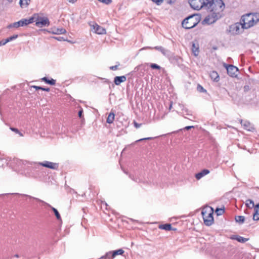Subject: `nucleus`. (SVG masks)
I'll return each mask as SVG.
<instances>
[{
    "label": "nucleus",
    "instance_id": "nucleus-1",
    "mask_svg": "<svg viewBox=\"0 0 259 259\" xmlns=\"http://www.w3.org/2000/svg\"><path fill=\"white\" fill-rule=\"evenodd\" d=\"M15 162L18 165V168L21 170H30L28 176L31 177H36L39 175V172L41 165L39 162H29L26 160L16 159Z\"/></svg>",
    "mask_w": 259,
    "mask_h": 259
},
{
    "label": "nucleus",
    "instance_id": "nucleus-2",
    "mask_svg": "<svg viewBox=\"0 0 259 259\" xmlns=\"http://www.w3.org/2000/svg\"><path fill=\"white\" fill-rule=\"evenodd\" d=\"M259 21V13H249L243 15L241 19L240 23L243 29H248L256 24Z\"/></svg>",
    "mask_w": 259,
    "mask_h": 259
},
{
    "label": "nucleus",
    "instance_id": "nucleus-3",
    "mask_svg": "<svg viewBox=\"0 0 259 259\" xmlns=\"http://www.w3.org/2000/svg\"><path fill=\"white\" fill-rule=\"evenodd\" d=\"M224 8L225 4L222 0H208L206 9L218 16H222L221 12Z\"/></svg>",
    "mask_w": 259,
    "mask_h": 259
},
{
    "label": "nucleus",
    "instance_id": "nucleus-4",
    "mask_svg": "<svg viewBox=\"0 0 259 259\" xmlns=\"http://www.w3.org/2000/svg\"><path fill=\"white\" fill-rule=\"evenodd\" d=\"M199 15H192L185 18L182 22V26L187 29L194 28L200 21Z\"/></svg>",
    "mask_w": 259,
    "mask_h": 259
},
{
    "label": "nucleus",
    "instance_id": "nucleus-5",
    "mask_svg": "<svg viewBox=\"0 0 259 259\" xmlns=\"http://www.w3.org/2000/svg\"><path fill=\"white\" fill-rule=\"evenodd\" d=\"M201 214L205 225L207 226L211 225L213 222L212 209L209 208L208 211L203 209L202 210Z\"/></svg>",
    "mask_w": 259,
    "mask_h": 259
},
{
    "label": "nucleus",
    "instance_id": "nucleus-6",
    "mask_svg": "<svg viewBox=\"0 0 259 259\" xmlns=\"http://www.w3.org/2000/svg\"><path fill=\"white\" fill-rule=\"evenodd\" d=\"M208 0H189L191 7L196 10H199L204 8H206Z\"/></svg>",
    "mask_w": 259,
    "mask_h": 259
},
{
    "label": "nucleus",
    "instance_id": "nucleus-7",
    "mask_svg": "<svg viewBox=\"0 0 259 259\" xmlns=\"http://www.w3.org/2000/svg\"><path fill=\"white\" fill-rule=\"evenodd\" d=\"M222 16H218L213 13H210L208 15L205 19L202 21L203 24L210 25L215 22Z\"/></svg>",
    "mask_w": 259,
    "mask_h": 259
},
{
    "label": "nucleus",
    "instance_id": "nucleus-8",
    "mask_svg": "<svg viewBox=\"0 0 259 259\" xmlns=\"http://www.w3.org/2000/svg\"><path fill=\"white\" fill-rule=\"evenodd\" d=\"M155 49V50L160 52L163 54V56H165L166 57H167L168 59H169L170 58V57L171 56V53L170 51H169L167 49H165L163 47H161V46H156L154 48H152L150 47H147L143 48L142 49H141V50H145V49Z\"/></svg>",
    "mask_w": 259,
    "mask_h": 259
},
{
    "label": "nucleus",
    "instance_id": "nucleus-9",
    "mask_svg": "<svg viewBox=\"0 0 259 259\" xmlns=\"http://www.w3.org/2000/svg\"><path fill=\"white\" fill-rule=\"evenodd\" d=\"M49 25L50 21L47 17H37L35 23L36 26L41 27L42 26H48Z\"/></svg>",
    "mask_w": 259,
    "mask_h": 259
},
{
    "label": "nucleus",
    "instance_id": "nucleus-10",
    "mask_svg": "<svg viewBox=\"0 0 259 259\" xmlns=\"http://www.w3.org/2000/svg\"><path fill=\"white\" fill-rule=\"evenodd\" d=\"M223 66L226 68L227 73L229 76L231 77L236 76V73L238 71V69L237 67L233 65H228L226 63H224Z\"/></svg>",
    "mask_w": 259,
    "mask_h": 259
},
{
    "label": "nucleus",
    "instance_id": "nucleus-11",
    "mask_svg": "<svg viewBox=\"0 0 259 259\" xmlns=\"http://www.w3.org/2000/svg\"><path fill=\"white\" fill-rule=\"evenodd\" d=\"M39 164L42 166H44L52 169L57 170L59 167V164L49 161H44L43 162H39Z\"/></svg>",
    "mask_w": 259,
    "mask_h": 259
},
{
    "label": "nucleus",
    "instance_id": "nucleus-12",
    "mask_svg": "<svg viewBox=\"0 0 259 259\" xmlns=\"http://www.w3.org/2000/svg\"><path fill=\"white\" fill-rule=\"evenodd\" d=\"M92 30L98 34H104L106 33V29L99 26L98 24L95 23L91 25Z\"/></svg>",
    "mask_w": 259,
    "mask_h": 259
},
{
    "label": "nucleus",
    "instance_id": "nucleus-13",
    "mask_svg": "<svg viewBox=\"0 0 259 259\" xmlns=\"http://www.w3.org/2000/svg\"><path fill=\"white\" fill-rule=\"evenodd\" d=\"M34 199H35L37 201H39V202H41L42 203H43L44 204H45V205H47L48 206L50 207L52 210L53 211V212H54L55 213V215L57 218V220H60L61 219V216H60V214L59 213V212H58V211L54 207H52L51 205H50L49 204L45 202V201L38 199V198H33Z\"/></svg>",
    "mask_w": 259,
    "mask_h": 259
},
{
    "label": "nucleus",
    "instance_id": "nucleus-14",
    "mask_svg": "<svg viewBox=\"0 0 259 259\" xmlns=\"http://www.w3.org/2000/svg\"><path fill=\"white\" fill-rule=\"evenodd\" d=\"M26 20H25V19H22L18 22H14L13 23H12L10 24L8 27L9 28H12V27H15V28H18L20 26H24L27 25L26 23Z\"/></svg>",
    "mask_w": 259,
    "mask_h": 259
},
{
    "label": "nucleus",
    "instance_id": "nucleus-15",
    "mask_svg": "<svg viewBox=\"0 0 259 259\" xmlns=\"http://www.w3.org/2000/svg\"><path fill=\"white\" fill-rule=\"evenodd\" d=\"M241 123L242 125L244 127V129L248 131H253L254 130L253 126L248 121L241 120Z\"/></svg>",
    "mask_w": 259,
    "mask_h": 259
},
{
    "label": "nucleus",
    "instance_id": "nucleus-16",
    "mask_svg": "<svg viewBox=\"0 0 259 259\" xmlns=\"http://www.w3.org/2000/svg\"><path fill=\"white\" fill-rule=\"evenodd\" d=\"M126 77L125 76H116L114 78V82L116 85H119L121 83L125 81Z\"/></svg>",
    "mask_w": 259,
    "mask_h": 259
},
{
    "label": "nucleus",
    "instance_id": "nucleus-17",
    "mask_svg": "<svg viewBox=\"0 0 259 259\" xmlns=\"http://www.w3.org/2000/svg\"><path fill=\"white\" fill-rule=\"evenodd\" d=\"M209 172H210V171L208 169H203L200 172H199L195 175V178L197 180H200L204 176L208 174Z\"/></svg>",
    "mask_w": 259,
    "mask_h": 259
},
{
    "label": "nucleus",
    "instance_id": "nucleus-18",
    "mask_svg": "<svg viewBox=\"0 0 259 259\" xmlns=\"http://www.w3.org/2000/svg\"><path fill=\"white\" fill-rule=\"evenodd\" d=\"M232 239L236 240L239 242L245 243L249 240L248 238H244L239 235H233L231 237Z\"/></svg>",
    "mask_w": 259,
    "mask_h": 259
},
{
    "label": "nucleus",
    "instance_id": "nucleus-19",
    "mask_svg": "<svg viewBox=\"0 0 259 259\" xmlns=\"http://www.w3.org/2000/svg\"><path fill=\"white\" fill-rule=\"evenodd\" d=\"M210 77L212 80L214 81H218L219 80V75L217 72L213 71H211L210 73Z\"/></svg>",
    "mask_w": 259,
    "mask_h": 259
},
{
    "label": "nucleus",
    "instance_id": "nucleus-20",
    "mask_svg": "<svg viewBox=\"0 0 259 259\" xmlns=\"http://www.w3.org/2000/svg\"><path fill=\"white\" fill-rule=\"evenodd\" d=\"M114 257L111 251H108L105 255L102 256L98 259H113Z\"/></svg>",
    "mask_w": 259,
    "mask_h": 259
},
{
    "label": "nucleus",
    "instance_id": "nucleus-21",
    "mask_svg": "<svg viewBox=\"0 0 259 259\" xmlns=\"http://www.w3.org/2000/svg\"><path fill=\"white\" fill-rule=\"evenodd\" d=\"M66 32V31L65 29L64 28H57V29H54L52 33L53 34H64Z\"/></svg>",
    "mask_w": 259,
    "mask_h": 259
},
{
    "label": "nucleus",
    "instance_id": "nucleus-22",
    "mask_svg": "<svg viewBox=\"0 0 259 259\" xmlns=\"http://www.w3.org/2000/svg\"><path fill=\"white\" fill-rule=\"evenodd\" d=\"M245 205L249 208H252L255 207L254 202L251 199H247L245 201Z\"/></svg>",
    "mask_w": 259,
    "mask_h": 259
},
{
    "label": "nucleus",
    "instance_id": "nucleus-23",
    "mask_svg": "<svg viewBox=\"0 0 259 259\" xmlns=\"http://www.w3.org/2000/svg\"><path fill=\"white\" fill-rule=\"evenodd\" d=\"M192 51L194 56H197L199 54V47L196 45L195 44L193 43Z\"/></svg>",
    "mask_w": 259,
    "mask_h": 259
},
{
    "label": "nucleus",
    "instance_id": "nucleus-24",
    "mask_svg": "<svg viewBox=\"0 0 259 259\" xmlns=\"http://www.w3.org/2000/svg\"><path fill=\"white\" fill-rule=\"evenodd\" d=\"M114 117H115V114L113 113H112V112L110 113L107 117L106 122L108 123H110V124L113 123L114 119Z\"/></svg>",
    "mask_w": 259,
    "mask_h": 259
},
{
    "label": "nucleus",
    "instance_id": "nucleus-25",
    "mask_svg": "<svg viewBox=\"0 0 259 259\" xmlns=\"http://www.w3.org/2000/svg\"><path fill=\"white\" fill-rule=\"evenodd\" d=\"M41 79L43 81H44L46 83L51 85H54L56 83V80L52 78L51 79H49L47 77H44Z\"/></svg>",
    "mask_w": 259,
    "mask_h": 259
},
{
    "label": "nucleus",
    "instance_id": "nucleus-26",
    "mask_svg": "<svg viewBox=\"0 0 259 259\" xmlns=\"http://www.w3.org/2000/svg\"><path fill=\"white\" fill-rule=\"evenodd\" d=\"M159 228L166 231H170L172 230L171 226L169 224L161 225L159 226Z\"/></svg>",
    "mask_w": 259,
    "mask_h": 259
},
{
    "label": "nucleus",
    "instance_id": "nucleus-27",
    "mask_svg": "<svg viewBox=\"0 0 259 259\" xmlns=\"http://www.w3.org/2000/svg\"><path fill=\"white\" fill-rule=\"evenodd\" d=\"M30 2V0H20L19 4L21 7H27Z\"/></svg>",
    "mask_w": 259,
    "mask_h": 259
},
{
    "label": "nucleus",
    "instance_id": "nucleus-28",
    "mask_svg": "<svg viewBox=\"0 0 259 259\" xmlns=\"http://www.w3.org/2000/svg\"><path fill=\"white\" fill-rule=\"evenodd\" d=\"M114 257L118 255H122L124 253V250L122 249H119L116 250L111 251Z\"/></svg>",
    "mask_w": 259,
    "mask_h": 259
},
{
    "label": "nucleus",
    "instance_id": "nucleus-29",
    "mask_svg": "<svg viewBox=\"0 0 259 259\" xmlns=\"http://www.w3.org/2000/svg\"><path fill=\"white\" fill-rule=\"evenodd\" d=\"M235 221L237 223H239L240 224H243L245 221L244 217L242 215L236 216L235 217Z\"/></svg>",
    "mask_w": 259,
    "mask_h": 259
},
{
    "label": "nucleus",
    "instance_id": "nucleus-30",
    "mask_svg": "<svg viewBox=\"0 0 259 259\" xmlns=\"http://www.w3.org/2000/svg\"><path fill=\"white\" fill-rule=\"evenodd\" d=\"M180 106L183 111V114H185L186 115H190V114L189 113V111L188 110V109L185 108L183 105H180Z\"/></svg>",
    "mask_w": 259,
    "mask_h": 259
},
{
    "label": "nucleus",
    "instance_id": "nucleus-31",
    "mask_svg": "<svg viewBox=\"0 0 259 259\" xmlns=\"http://www.w3.org/2000/svg\"><path fill=\"white\" fill-rule=\"evenodd\" d=\"M152 139H153L152 137H148V138H145L140 139H139V140L136 141L134 143H132L131 145L133 146V145H134L135 144V143H136L137 142L143 141H144V140H151Z\"/></svg>",
    "mask_w": 259,
    "mask_h": 259
},
{
    "label": "nucleus",
    "instance_id": "nucleus-32",
    "mask_svg": "<svg viewBox=\"0 0 259 259\" xmlns=\"http://www.w3.org/2000/svg\"><path fill=\"white\" fill-rule=\"evenodd\" d=\"M32 87L35 89L36 90H41L42 91H47V92L50 91L49 88H42L41 87L35 86V85H33Z\"/></svg>",
    "mask_w": 259,
    "mask_h": 259
},
{
    "label": "nucleus",
    "instance_id": "nucleus-33",
    "mask_svg": "<svg viewBox=\"0 0 259 259\" xmlns=\"http://www.w3.org/2000/svg\"><path fill=\"white\" fill-rule=\"evenodd\" d=\"M34 19H35L34 17H31L28 19H25V20H26V23L27 25L30 23H33L34 22H36V20L34 21Z\"/></svg>",
    "mask_w": 259,
    "mask_h": 259
},
{
    "label": "nucleus",
    "instance_id": "nucleus-34",
    "mask_svg": "<svg viewBox=\"0 0 259 259\" xmlns=\"http://www.w3.org/2000/svg\"><path fill=\"white\" fill-rule=\"evenodd\" d=\"M17 37H18V35H17V34L11 36L10 37H9L7 38H6V42H10L11 41H12V40L16 39Z\"/></svg>",
    "mask_w": 259,
    "mask_h": 259
},
{
    "label": "nucleus",
    "instance_id": "nucleus-35",
    "mask_svg": "<svg viewBox=\"0 0 259 259\" xmlns=\"http://www.w3.org/2000/svg\"><path fill=\"white\" fill-rule=\"evenodd\" d=\"M253 220L254 221H258L259 220V213L254 211V212L253 214Z\"/></svg>",
    "mask_w": 259,
    "mask_h": 259
},
{
    "label": "nucleus",
    "instance_id": "nucleus-36",
    "mask_svg": "<svg viewBox=\"0 0 259 259\" xmlns=\"http://www.w3.org/2000/svg\"><path fill=\"white\" fill-rule=\"evenodd\" d=\"M215 211L217 215H222L224 212V209L223 208H217Z\"/></svg>",
    "mask_w": 259,
    "mask_h": 259
},
{
    "label": "nucleus",
    "instance_id": "nucleus-37",
    "mask_svg": "<svg viewBox=\"0 0 259 259\" xmlns=\"http://www.w3.org/2000/svg\"><path fill=\"white\" fill-rule=\"evenodd\" d=\"M150 67L152 69H160V66L156 64L152 63L150 65Z\"/></svg>",
    "mask_w": 259,
    "mask_h": 259
},
{
    "label": "nucleus",
    "instance_id": "nucleus-38",
    "mask_svg": "<svg viewBox=\"0 0 259 259\" xmlns=\"http://www.w3.org/2000/svg\"><path fill=\"white\" fill-rule=\"evenodd\" d=\"M153 3L156 4L157 6H160L163 2L164 0H151Z\"/></svg>",
    "mask_w": 259,
    "mask_h": 259
},
{
    "label": "nucleus",
    "instance_id": "nucleus-39",
    "mask_svg": "<svg viewBox=\"0 0 259 259\" xmlns=\"http://www.w3.org/2000/svg\"><path fill=\"white\" fill-rule=\"evenodd\" d=\"M99 1L104 3L106 5H108L111 3V0H98Z\"/></svg>",
    "mask_w": 259,
    "mask_h": 259
},
{
    "label": "nucleus",
    "instance_id": "nucleus-40",
    "mask_svg": "<svg viewBox=\"0 0 259 259\" xmlns=\"http://www.w3.org/2000/svg\"><path fill=\"white\" fill-rule=\"evenodd\" d=\"M10 129H11L12 131H13V132H15L16 133H17V134H20L21 136H22V135L20 134V133L19 132V130H18L17 128H14V127H11V128H10Z\"/></svg>",
    "mask_w": 259,
    "mask_h": 259
},
{
    "label": "nucleus",
    "instance_id": "nucleus-41",
    "mask_svg": "<svg viewBox=\"0 0 259 259\" xmlns=\"http://www.w3.org/2000/svg\"><path fill=\"white\" fill-rule=\"evenodd\" d=\"M118 65H119V64H118V65H114V66H112L110 67V69L112 70H116L117 69V67H118Z\"/></svg>",
    "mask_w": 259,
    "mask_h": 259
},
{
    "label": "nucleus",
    "instance_id": "nucleus-42",
    "mask_svg": "<svg viewBox=\"0 0 259 259\" xmlns=\"http://www.w3.org/2000/svg\"><path fill=\"white\" fill-rule=\"evenodd\" d=\"M54 38L56 39V40H58V41H64V40H65V39L63 37H61V36L55 37Z\"/></svg>",
    "mask_w": 259,
    "mask_h": 259
},
{
    "label": "nucleus",
    "instance_id": "nucleus-43",
    "mask_svg": "<svg viewBox=\"0 0 259 259\" xmlns=\"http://www.w3.org/2000/svg\"><path fill=\"white\" fill-rule=\"evenodd\" d=\"M130 177L134 181L136 182H140V180L139 178H135L134 176H130Z\"/></svg>",
    "mask_w": 259,
    "mask_h": 259
},
{
    "label": "nucleus",
    "instance_id": "nucleus-44",
    "mask_svg": "<svg viewBox=\"0 0 259 259\" xmlns=\"http://www.w3.org/2000/svg\"><path fill=\"white\" fill-rule=\"evenodd\" d=\"M244 91L246 92H248L250 90V87L248 85H246L243 88Z\"/></svg>",
    "mask_w": 259,
    "mask_h": 259
},
{
    "label": "nucleus",
    "instance_id": "nucleus-45",
    "mask_svg": "<svg viewBox=\"0 0 259 259\" xmlns=\"http://www.w3.org/2000/svg\"><path fill=\"white\" fill-rule=\"evenodd\" d=\"M8 42H6V39H3L0 41V46L6 45Z\"/></svg>",
    "mask_w": 259,
    "mask_h": 259
},
{
    "label": "nucleus",
    "instance_id": "nucleus-46",
    "mask_svg": "<svg viewBox=\"0 0 259 259\" xmlns=\"http://www.w3.org/2000/svg\"><path fill=\"white\" fill-rule=\"evenodd\" d=\"M254 211H256L257 212L259 213V204L255 205L254 207Z\"/></svg>",
    "mask_w": 259,
    "mask_h": 259
},
{
    "label": "nucleus",
    "instance_id": "nucleus-47",
    "mask_svg": "<svg viewBox=\"0 0 259 259\" xmlns=\"http://www.w3.org/2000/svg\"><path fill=\"white\" fill-rule=\"evenodd\" d=\"M82 113H83V110L81 109V110H80L78 112V116L80 117V118H81L82 117Z\"/></svg>",
    "mask_w": 259,
    "mask_h": 259
},
{
    "label": "nucleus",
    "instance_id": "nucleus-48",
    "mask_svg": "<svg viewBox=\"0 0 259 259\" xmlns=\"http://www.w3.org/2000/svg\"><path fill=\"white\" fill-rule=\"evenodd\" d=\"M193 127H194L193 126H186L184 128V129L188 130L191 129V128H193Z\"/></svg>",
    "mask_w": 259,
    "mask_h": 259
},
{
    "label": "nucleus",
    "instance_id": "nucleus-49",
    "mask_svg": "<svg viewBox=\"0 0 259 259\" xmlns=\"http://www.w3.org/2000/svg\"><path fill=\"white\" fill-rule=\"evenodd\" d=\"M200 89V91H206L205 90H204V89L203 88V87H201V85H198V89Z\"/></svg>",
    "mask_w": 259,
    "mask_h": 259
},
{
    "label": "nucleus",
    "instance_id": "nucleus-50",
    "mask_svg": "<svg viewBox=\"0 0 259 259\" xmlns=\"http://www.w3.org/2000/svg\"><path fill=\"white\" fill-rule=\"evenodd\" d=\"M140 125H141V124H138V123H136V122L135 123V127H137V128L140 127Z\"/></svg>",
    "mask_w": 259,
    "mask_h": 259
},
{
    "label": "nucleus",
    "instance_id": "nucleus-51",
    "mask_svg": "<svg viewBox=\"0 0 259 259\" xmlns=\"http://www.w3.org/2000/svg\"><path fill=\"white\" fill-rule=\"evenodd\" d=\"M23 196H25V194H23ZM25 196H27V197H28V198H30V199H33L36 200L35 199H34V198H34L33 197H32V196H29V195H25Z\"/></svg>",
    "mask_w": 259,
    "mask_h": 259
},
{
    "label": "nucleus",
    "instance_id": "nucleus-52",
    "mask_svg": "<svg viewBox=\"0 0 259 259\" xmlns=\"http://www.w3.org/2000/svg\"><path fill=\"white\" fill-rule=\"evenodd\" d=\"M69 2L71 3H75L77 0H67Z\"/></svg>",
    "mask_w": 259,
    "mask_h": 259
},
{
    "label": "nucleus",
    "instance_id": "nucleus-53",
    "mask_svg": "<svg viewBox=\"0 0 259 259\" xmlns=\"http://www.w3.org/2000/svg\"><path fill=\"white\" fill-rule=\"evenodd\" d=\"M19 257V255H18L17 254H15V255H14L13 257Z\"/></svg>",
    "mask_w": 259,
    "mask_h": 259
},
{
    "label": "nucleus",
    "instance_id": "nucleus-54",
    "mask_svg": "<svg viewBox=\"0 0 259 259\" xmlns=\"http://www.w3.org/2000/svg\"><path fill=\"white\" fill-rule=\"evenodd\" d=\"M9 3H12L13 0H7Z\"/></svg>",
    "mask_w": 259,
    "mask_h": 259
},
{
    "label": "nucleus",
    "instance_id": "nucleus-55",
    "mask_svg": "<svg viewBox=\"0 0 259 259\" xmlns=\"http://www.w3.org/2000/svg\"><path fill=\"white\" fill-rule=\"evenodd\" d=\"M235 27L236 28V31H237V30L239 29V27L237 26Z\"/></svg>",
    "mask_w": 259,
    "mask_h": 259
},
{
    "label": "nucleus",
    "instance_id": "nucleus-56",
    "mask_svg": "<svg viewBox=\"0 0 259 259\" xmlns=\"http://www.w3.org/2000/svg\"><path fill=\"white\" fill-rule=\"evenodd\" d=\"M171 107H172V105H171V104H170V106H169V109H170V108H171Z\"/></svg>",
    "mask_w": 259,
    "mask_h": 259
},
{
    "label": "nucleus",
    "instance_id": "nucleus-57",
    "mask_svg": "<svg viewBox=\"0 0 259 259\" xmlns=\"http://www.w3.org/2000/svg\"><path fill=\"white\" fill-rule=\"evenodd\" d=\"M168 3H169V4H171V1H169V2H168Z\"/></svg>",
    "mask_w": 259,
    "mask_h": 259
}]
</instances>
